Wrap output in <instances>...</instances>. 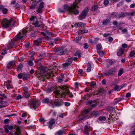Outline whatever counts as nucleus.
<instances>
[{"mask_svg": "<svg viewBox=\"0 0 135 135\" xmlns=\"http://www.w3.org/2000/svg\"><path fill=\"white\" fill-rule=\"evenodd\" d=\"M110 20L108 19H106L103 20V24L105 25H109L110 23Z\"/></svg>", "mask_w": 135, "mask_h": 135, "instance_id": "b1692460", "label": "nucleus"}, {"mask_svg": "<svg viewBox=\"0 0 135 135\" xmlns=\"http://www.w3.org/2000/svg\"><path fill=\"white\" fill-rule=\"evenodd\" d=\"M91 94H88L84 96L83 99H88L90 97Z\"/></svg>", "mask_w": 135, "mask_h": 135, "instance_id": "e433bc0d", "label": "nucleus"}, {"mask_svg": "<svg viewBox=\"0 0 135 135\" xmlns=\"http://www.w3.org/2000/svg\"><path fill=\"white\" fill-rule=\"evenodd\" d=\"M82 38V37L81 36L78 37H76V38L75 39L74 41L76 42H78Z\"/></svg>", "mask_w": 135, "mask_h": 135, "instance_id": "f704fd0d", "label": "nucleus"}, {"mask_svg": "<svg viewBox=\"0 0 135 135\" xmlns=\"http://www.w3.org/2000/svg\"><path fill=\"white\" fill-rule=\"evenodd\" d=\"M135 54V52L134 51H132L130 54V56L131 57H133V56H134V55Z\"/></svg>", "mask_w": 135, "mask_h": 135, "instance_id": "e2e57ef3", "label": "nucleus"}, {"mask_svg": "<svg viewBox=\"0 0 135 135\" xmlns=\"http://www.w3.org/2000/svg\"><path fill=\"white\" fill-rule=\"evenodd\" d=\"M27 31L25 29L20 31L19 33L14 38V40L17 41L18 40L21 39L25 36Z\"/></svg>", "mask_w": 135, "mask_h": 135, "instance_id": "39448f33", "label": "nucleus"}, {"mask_svg": "<svg viewBox=\"0 0 135 135\" xmlns=\"http://www.w3.org/2000/svg\"><path fill=\"white\" fill-rule=\"evenodd\" d=\"M89 47V46L86 43L84 44V47L85 49H87Z\"/></svg>", "mask_w": 135, "mask_h": 135, "instance_id": "bf43d9fd", "label": "nucleus"}, {"mask_svg": "<svg viewBox=\"0 0 135 135\" xmlns=\"http://www.w3.org/2000/svg\"><path fill=\"white\" fill-rule=\"evenodd\" d=\"M123 69L122 68H121L120 70H119L118 73V76H121L123 74Z\"/></svg>", "mask_w": 135, "mask_h": 135, "instance_id": "c85d7f7f", "label": "nucleus"}, {"mask_svg": "<svg viewBox=\"0 0 135 135\" xmlns=\"http://www.w3.org/2000/svg\"><path fill=\"white\" fill-rule=\"evenodd\" d=\"M122 99L121 98H118L117 101L115 102V104L118 103V102L121 101Z\"/></svg>", "mask_w": 135, "mask_h": 135, "instance_id": "864d4df0", "label": "nucleus"}, {"mask_svg": "<svg viewBox=\"0 0 135 135\" xmlns=\"http://www.w3.org/2000/svg\"><path fill=\"white\" fill-rule=\"evenodd\" d=\"M47 70L46 68L44 67H41L38 70L36 73V75L39 79L44 81L45 78H48L50 76V74L46 71Z\"/></svg>", "mask_w": 135, "mask_h": 135, "instance_id": "f257e3e1", "label": "nucleus"}, {"mask_svg": "<svg viewBox=\"0 0 135 135\" xmlns=\"http://www.w3.org/2000/svg\"><path fill=\"white\" fill-rule=\"evenodd\" d=\"M112 15H114L115 17H117V16L118 17V14L117 12H113L111 14Z\"/></svg>", "mask_w": 135, "mask_h": 135, "instance_id": "49530a36", "label": "nucleus"}, {"mask_svg": "<svg viewBox=\"0 0 135 135\" xmlns=\"http://www.w3.org/2000/svg\"><path fill=\"white\" fill-rule=\"evenodd\" d=\"M44 3H41L37 10V12L39 13H41L42 12V9L44 8Z\"/></svg>", "mask_w": 135, "mask_h": 135, "instance_id": "f8f14e48", "label": "nucleus"}, {"mask_svg": "<svg viewBox=\"0 0 135 135\" xmlns=\"http://www.w3.org/2000/svg\"><path fill=\"white\" fill-rule=\"evenodd\" d=\"M98 9V7L97 6L94 5L91 8V10L93 12L97 10Z\"/></svg>", "mask_w": 135, "mask_h": 135, "instance_id": "473e14b6", "label": "nucleus"}, {"mask_svg": "<svg viewBox=\"0 0 135 135\" xmlns=\"http://www.w3.org/2000/svg\"><path fill=\"white\" fill-rule=\"evenodd\" d=\"M24 95L25 97L28 98L29 97V94L27 92H24Z\"/></svg>", "mask_w": 135, "mask_h": 135, "instance_id": "c03bdc74", "label": "nucleus"}, {"mask_svg": "<svg viewBox=\"0 0 135 135\" xmlns=\"http://www.w3.org/2000/svg\"><path fill=\"white\" fill-rule=\"evenodd\" d=\"M34 3H33L31 5L30 7V8L31 9H35L37 6V4L35 3L36 2V1Z\"/></svg>", "mask_w": 135, "mask_h": 135, "instance_id": "bb28decb", "label": "nucleus"}, {"mask_svg": "<svg viewBox=\"0 0 135 135\" xmlns=\"http://www.w3.org/2000/svg\"><path fill=\"white\" fill-rule=\"evenodd\" d=\"M97 53L98 54L101 56H102L104 54L102 51L99 50L98 51H97Z\"/></svg>", "mask_w": 135, "mask_h": 135, "instance_id": "a19ab883", "label": "nucleus"}, {"mask_svg": "<svg viewBox=\"0 0 135 135\" xmlns=\"http://www.w3.org/2000/svg\"><path fill=\"white\" fill-rule=\"evenodd\" d=\"M124 49L122 48H120L118 51L117 52V54L119 56H121L123 54L124 52Z\"/></svg>", "mask_w": 135, "mask_h": 135, "instance_id": "412c9836", "label": "nucleus"}, {"mask_svg": "<svg viewBox=\"0 0 135 135\" xmlns=\"http://www.w3.org/2000/svg\"><path fill=\"white\" fill-rule=\"evenodd\" d=\"M14 64L13 61L9 62L7 64V68L8 69H10L11 68L12 66Z\"/></svg>", "mask_w": 135, "mask_h": 135, "instance_id": "393cba45", "label": "nucleus"}, {"mask_svg": "<svg viewBox=\"0 0 135 135\" xmlns=\"http://www.w3.org/2000/svg\"><path fill=\"white\" fill-rule=\"evenodd\" d=\"M0 10H2L4 14H6L8 11V10L5 8L4 6L1 5H0Z\"/></svg>", "mask_w": 135, "mask_h": 135, "instance_id": "dca6fc26", "label": "nucleus"}, {"mask_svg": "<svg viewBox=\"0 0 135 135\" xmlns=\"http://www.w3.org/2000/svg\"><path fill=\"white\" fill-rule=\"evenodd\" d=\"M96 85V84L95 83L93 82H91L90 83V86L92 88H93Z\"/></svg>", "mask_w": 135, "mask_h": 135, "instance_id": "5fc2aeb1", "label": "nucleus"}, {"mask_svg": "<svg viewBox=\"0 0 135 135\" xmlns=\"http://www.w3.org/2000/svg\"><path fill=\"white\" fill-rule=\"evenodd\" d=\"M15 21L13 19L8 20L6 18L4 19L1 23L2 27L7 28L8 27L13 26L15 25Z\"/></svg>", "mask_w": 135, "mask_h": 135, "instance_id": "20e7f679", "label": "nucleus"}, {"mask_svg": "<svg viewBox=\"0 0 135 135\" xmlns=\"http://www.w3.org/2000/svg\"><path fill=\"white\" fill-rule=\"evenodd\" d=\"M75 9H74L73 10H74ZM74 13V14L75 15H77V14H78L79 13V11L78 10H76L75 11H73V12L72 13Z\"/></svg>", "mask_w": 135, "mask_h": 135, "instance_id": "6e6d98bb", "label": "nucleus"}, {"mask_svg": "<svg viewBox=\"0 0 135 135\" xmlns=\"http://www.w3.org/2000/svg\"><path fill=\"white\" fill-rule=\"evenodd\" d=\"M0 95L2 97H0V100H3V98H6V96H5L3 94H0Z\"/></svg>", "mask_w": 135, "mask_h": 135, "instance_id": "8fccbe9b", "label": "nucleus"}, {"mask_svg": "<svg viewBox=\"0 0 135 135\" xmlns=\"http://www.w3.org/2000/svg\"><path fill=\"white\" fill-rule=\"evenodd\" d=\"M65 52V50L63 47L57 49L56 51V54L58 55H63Z\"/></svg>", "mask_w": 135, "mask_h": 135, "instance_id": "0eeeda50", "label": "nucleus"}, {"mask_svg": "<svg viewBox=\"0 0 135 135\" xmlns=\"http://www.w3.org/2000/svg\"><path fill=\"white\" fill-rule=\"evenodd\" d=\"M34 60V58L32 57H31L30 59L28 61V64L30 66H32L33 65V63L32 61Z\"/></svg>", "mask_w": 135, "mask_h": 135, "instance_id": "5701e85b", "label": "nucleus"}, {"mask_svg": "<svg viewBox=\"0 0 135 135\" xmlns=\"http://www.w3.org/2000/svg\"><path fill=\"white\" fill-rule=\"evenodd\" d=\"M4 128L5 132L6 133H8L9 132L8 129L6 125L4 126Z\"/></svg>", "mask_w": 135, "mask_h": 135, "instance_id": "a18cd8bd", "label": "nucleus"}, {"mask_svg": "<svg viewBox=\"0 0 135 135\" xmlns=\"http://www.w3.org/2000/svg\"><path fill=\"white\" fill-rule=\"evenodd\" d=\"M42 42V40L40 38L34 41V44L36 46H38L41 44Z\"/></svg>", "mask_w": 135, "mask_h": 135, "instance_id": "aec40b11", "label": "nucleus"}, {"mask_svg": "<svg viewBox=\"0 0 135 135\" xmlns=\"http://www.w3.org/2000/svg\"><path fill=\"white\" fill-rule=\"evenodd\" d=\"M89 128L87 126H85L84 127L85 132V133L86 134H89V132H88Z\"/></svg>", "mask_w": 135, "mask_h": 135, "instance_id": "c756f323", "label": "nucleus"}, {"mask_svg": "<svg viewBox=\"0 0 135 135\" xmlns=\"http://www.w3.org/2000/svg\"><path fill=\"white\" fill-rule=\"evenodd\" d=\"M51 105L53 108H54L55 107H59L60 106L62 105V104L59 101H55L52 100Z\"/></svg>", "mask_w": 135, "mask_h": 135, "instance_id": "1a4fd4ad", "label": "nucleus"}, {"mask_svg": "<svg viewBox=\"0 0 135 135\" xmlns=\"http://www.w3.org/2000/svg\"><path fill=\"white\" fill-rule=\"evenodd\" d=\"M52 100H50L49 98H46L42 100V102L44 103H50L51 105Z\"/></svg>", "mask_w": 135, "mask_h": 135, "instance_id": "2eb2a0df", "label": "nucleus"}, {"mask_svg": "<svg viewBox=\"0 0 135 135\" xmlns=\"http://www.w3.org/2000/svg\"><path fill=\"white\" fill-rule=\"evenodd\" d=\"M55 120L52 119H51L48 123L49 125V128L50 129H51L53 125L55 123Z\"/></svg>", "mask_w": 135, "mask_h": 135, "instance_id": "9d476101", "label": "nucleus"}, {"mask_svg": "<svg viewBox=\"0 0 135 135\" xmlns=\"http://www.w3.org/2000/svg\"><path fill=\"white\" fill-rule=\"evenodd\" d=\"M15 4V5L14 6H13V7H14V8H17L19 7V5L18 3H16Z\"/></svg>", "mask_w": 135, "mask_h": 135, "instance_id": "69168bd1", "label": "nucleus"}, {"mask_svg": "<svg viewBox=\"0 0 135 135\" xmlns=\"http://www.w3.org/2000/svg\"><path fill=\"white\" fill-rule=\"evenodd\" d=\"M94 103V102L91 100H89L88 101L87 104H88L90 105V106L92 107H94L97 105V104Z\"/></svg>", "mask_w": 135, "mask_h": 135, "instance_id": "ddd939ff", "label": "nucleus"}, {"mask_svg": "<svg viewBox=\"0 0 135 135\" xmlns=\"http://www.w3.org/2000/svg\"><path fill=\"white\" fill-rule=\"evenodd\" d=\"M102 47L100 45H98L97 46V48L98 50H99L101 49Z\"/></svg>", "mask_w": 135, "mask_h": 135, "instance_id": "4d7b16f0", "label": "nucleus"}, {"mask_svg": "<svg viewBox=\"0 0 135 135\" xmlns=\"http://www.w3.org/2000/svg\"><path fill=\"white\" fill-rule=\"evenodd\" d=\"M135 12L134 11H133L131 12H129V13H127V12H126L125 13L128 16H133Z\"/></svg>", "mask_w": 135, "mask_h": 135, "instance_id": "c9c22d12", "label": "nucleus"}, {"mask_svg": "<svg viewBox=\"0 0 135 135\" xmlns=\"http://www.w3.org/2000/svg\"><path fill=\"white\" fill-rule=\"evenodd\" d=\"M64 114L63 113H60L59 114L58 117H59L62 118L64 117Z\"/></svg>", "mask_w": 135, "mask_h": 135, "instance_id": "603ef678", "label": "nucleus"}, {"mask_svg": "<svg viewBox=\"0 0 135 135\" xmlns=\"http://www.w3.org/2000/svg\"><path fill=\"white\" fill-rule=\"evenodd\" d=\"M8 105V103L5 102H0V108L6 107Z\"/></svg>", "mask_w": 135, "mask_h": 135, "instance_id": "6ab92c4d", "label": "nucleus"}, {"mask_svg": "<svg viewBox=\"0 0 135 135\" xmlns=\"http://www.w3.org/2000/svg\"><path fill=\"white\" fill-rule=\"evenodd\" d=\"M88 68L87 69V72H89L91 71V64L90 63H88L87 64Z\"/></svg>", "mask_w": 135, "mask_h": 135, "instance_id": "cd10ccee", "label": "nucleus"}, {"mask_svg": "<svg viewBox=\"0 0 135 135\" xmlns=\"http://www.w3.org/2000/svg\"><path fill=\"white\" fill-rule=\"evenodd\" d=\"M23 67L22 65L21 64L19 65L18 66L17 68V70L18 71H20L21 69Z\"/></svg>", "mask_w": 135, "mask_h": 135, "instance_id": "ea45409f", "label": "nucleus"}, {"mask_svg": "<svg viewBox=\"0 0 135 135\" xmlns=\"http://www.w3.org/2000/svg\"><path fill=\"white\" fill-rule=\"evenodd\" d=\"M123 1H121L119 3L117 4V6L118 7H119L120 6H121L122 5H123Z\"/></svg>", "mask_w": 135, "mask_h": 135, "instance_id": "de8ad7c7", "label": "nucleus"}, {"mask_svg": "<svg viewBox=\"0 0 135 135\" xmlns=\"http://www.w3.org/2000/svg\"><path fill=\"white\" fill-rule=\"evenodd\" d=\"M75 56H78L79 57L81 56V54L79 51H77L75 52Z\"/></svg>", "mask_w": 135, "mask_h": 135, "instance_id": "72a5a7b5", "label": "nucleus"}, {"mask_svg": "<svg viewBox=\"0 0 135 135\" xmlns=\"http://www.w3.org/2000/svg\"><path fill=\"white\" fill-rule=\"evenodd\" d=\"M7 87L8 89L12 88V86L10 84L9 81H8L6 82Z\"/></svg>", "mask_w": 135, "mask_h": 135, "instance_id": "2f4dec72", "label": "nucleus"}, {"mask_svg": "<svg viewBox=\"0 0 135 135\" xmlns=\"http://www.w3.org/2000/svg\"><path fill=\"white\" fill-rule=\"evenodd\" d=\"M39 105L38 103L36 101H33L31 102L30 104V108H33L34 109H36L37 108Z\"/></svg>", "mask_w": 135, "mask_h": 135, "instance_id": "6e6552de", "label": "nucleus"}, {"mask_svg": "<svg viewBox=\"0 0 135 135\" xmlns=\"http://www.w3.org/2000/svg\"><path fill=\"white\" fill-rule=\"evenodd\" d=\"M62 65L64 68H66L68 66L70 65V64L66 62L65 63L63 64Z\"/></svg>", "mask_w": 135, "mask_h": 135, "instance_id": "37998d69", "label": "nucleus"}, {"mask_svg": "<svg viewBox=\"0 0 135 135\" xmlns=\"http://www.w3.org/2000/svg\"><path fill=\"white\" fill-rule=\"evenodd\" d=\"M81 0H76L74 3L71 7L69 6L68 5H64L63 7V9L60 8L58 9V11L60 13L65 12L68 11L70 14H72L73 12V10L77 7V4L80 3Z\"/></svg>", "mask_w": 135, "mask_h": 135, "instance_id": "7ed1b4c3", "label": "nucleus"}, {"mask_svg": "<svg viewBox=\"0 0 135 135\" xmlns=\"http://www.w3.org/2000/svg\"><path fill=\"white\" fill-rule=\"evenodd\" d=\"M110 111L111 112V113H116L115 111L114 110V109L112 107H110L109 109Z\"/></svg>", "mask_w": 135, "mask_h": 135, "instance_id": "79ce46f5", "label": "nucleus"}, {"mask_svg": "<svg viewBox=\"0 0 135 135\" xmlns=\"http://www.w3.org/2000/svg\"><path fill=\"white\" fill-rule=\"evenodd\" d=\"M89 8L87 7L85 9L82 13L79 16V19L80 20L83 19L87 15Z\"/></svg>", "mask_w": 135, "mask_h": 135, "instance_id": "423d86ee", "label": "nucleus"}, {"mask_svg": "<svg viewBox=\"0 0 135 135\" xmlns=\"http://www.w3.org/2000/svg\"><path fill=\"white\" fill-rule=\"evenodd\" d=\"M91 109H88L84 110L83 111H82L81 113V115L83 116L86 114H87L89 112Z\"/></svg>", "mask_w": 135, "mask_h": 135, "instance_id": "4468645a", "label": "nucleus"}, {"mask_svg": "<svg viewBox=\"0 0 135 135\" xmlns=\"http://www.w3.org/2000/svg\"><path fill=\"white\" fill-rule=\"evenodd\" d=\"M108 41L110 42H111L113 40V38L111 37H109L108 38Z\"/></svg>", "mask_w": 135, "mask_h": 135, "instance_id": "338daca9", "label": "nucleus"}, {"mask_svg": "<svg viewBox=\"0 0 135 135\" xmlns=\"http://www.w3.org/2000/svg\"><path fill=\"white\" fill-rule=\"evenodd\" d=\"M115 86L114 88V90L115 91H119L123 88L122 86H118L116 85H115Z\"/></svg>", "mask_w": 135, "mask_h": 135, "instance_id": "a211bd4d", "label": "nucleus"}, {"mask_svg": "<svg viewBox=\"0 0 135 135\" xmlns=\"http://www.w3.org/2000/svg\"><path fill=\"white\" fill-rule=\"evenodd\" d=\"M63 134V131L61 130H60L55 133V135H61Z\"/></svg>", "mask_w": 135, "mask_h": 135, "instance_id": "7c9ffc66", "label": "nucleus"}, {"mask_svg": "<svg viewBox=\"0 0 135 135\" xmlns=\"http://www.w3.org/2000/svg\"><path fill=\"white\" fill-rule=\"evenodd\" d=\"M124 17V13L123 12H121L120 13L119 15L118 14V17L119 18Z\"/></svg>", "mask_w": 135, "mask_h": 135, "instance_id": "3c124183", "label": "nucleus"}, {"mask_svg": "<svg viewBox=\"0 0 135 135\" xmlns=\"http://www.w3.org/2000/svg\"><path fill=\"white\" fill-rule=\"evenodd\" d=\"M36 18V16H33L30 18V20L31 21H33Z\"/></svg>", "mask_w": 135, "mask_h": 135, "instance_id": "13d9d810", "label": "nucleus"}, {"mask_svg": "<svg viewBox=\"0 0 135 135\" xmlns=\"http://www.w3.org/2000/svg\"><path fill=\"white\" fill-rule=\"evenodd\" d=\"M73 58L72 57H71L70 58H69L68 59V60L67 63L70 64V65L72 63V62L73 61Z\"/></svg>", "mask_w": 135, "mask_h": 135, "instance_id": "09e8293b", "label": "nucleus"}, {"mask_svg": "<svg viewBox=\"0 0 135 135\" xmlns=\"http://www.w3.org/2000/svg\"><path fill=\"white\" fill-rule=\"evenodd\" d=\"M109 3V0H104V3L105 5H107Z\"/></svg>", "mask_w": 135, "mask_h": 135, "instance_id": "680f3d73", "label": "nucleus"}, {"mask_svg": "<svg viewBox=\"0 0 135 135\" xmlns=\"http://www.w3.org/2000/svg\"><path fill=\"white\" fill-rule=\"evenodd\" d=\"M64 78V75L63 74H61L58 80V81L59 83L62 82L63 81Z\"/></svg>", "mask_w": 135, "mask_h": 135, "instance_id": "4be33fe9", "label": "nucleus"}, {"mask_svg": "<svg viewBox=\"0 0 135 135\" xmlns=\"http://www.w3.org/2000/svg\"><path fill=\"white\" fill-rule=\"evenodd\" d=\"M59 88L61 90V92L59 90L56 91V98H62L66 95H68L71 98L73 97V94L70 92L66 86L61 85L59 86Z\"/></svg>", "mask_w": 135, "mask_h": 135, "instance_id": "f03ea898", "label": "nucleus"}, {"mask_svg": "<svg viewBox=\"0 0 135 135\" xmlns=\"http://www.w3.org/2000/svg\"><path fill=\"white\" fill-rule=\"evenodd\" d=\"M35 54V52L33 51H31L29 53V54L31 56H32L34 55Z\"/></svg>", "mask_w": 135, "mask_h": 135, "instance_id": "774afa93", "label": "nucleus"}, {"mask_svg": "<svg viewBox=\"0 0 135 135\" xmlns=\"http://www.w3.org/2000/svg\"><path fill=\"white\" fill-rule=\"evenodd\" d=\"M79 33H87L88 32V31L86 30H81L79 31Z\"/></svg>", "mask_w": 135, "mask_h": 135, "instance_id": "4c0bfd02", "label": "nucleus"}, {"mask_svg": "<svg viewBox=\"0 0 135 135\" xmlns=\"http://www.w3.org/2000/svg\"><path fill=\"white\" fill-rule=\"evenodd\" d=\"M33 24L36 27H41L42 25V22L41 21H38L34 22Z\"/></svg>", "mask_w": 135, "mask_h": 135, "instance_id": "9b49d317", "label": "nucleus"}, {"mask_svg": "<svg viewBox=\"0 0 135 135\" xmlns=\"http://www.w3.org/2000/svg\"><path fill=\"white\" fill-rule=\"evenodd\" d=\"M113 71L112 70H109L108 72H107V74L108 75L112 74H113Z\"/></svg>", "mask_w": 135, "mask_h": 135, "instance_id": "052dcab7", "label": "nucleus"}, {"mask_svg": "<svg viewBox=\"0 0 135 135\" xmlns=\"http://www.w3.org/2000/svg\"><path fill=\"white\" fill-rule=\"evenodd\" d=\"M6 126H7L8 129L10 130H12L14 128V127L12 125L9 126L8 125H6Z\"/></svg>", "mask_w": 135, "mask_h": 135, "instance_id": "58836bf2", "label": "nucleus"}, {"mask_svg": "<svg viewBox=\"0 0 135 135\" xmlns=\"http://www.w3.org/2000/svg\"><path fill=\"white\" fill-rule=\"evenodd\" d=\"M122 46L123 48H126L127 47V45L125 44H123L122 45Z\"/></svg>", "mask_w": 135, "mask_h": 135, "instance_id": "0e129e2a", "label": "nucleus"}, {"mask_svg": "<svg viewBox=\"0 0 135 135\" xmlns=\"http://www.w3.org/2000/svg\"><path fill=\"white\" fill-rule=\"evenodd\" d=\"M85 25V24L83 22H78L76 23L74 25V27L77 28L79 27L80 26H84Z\"/></svg>", "mask_w": 135, "mask_h": 135, "instance_id": "f3484780", "label": "nucleus"}, {"mask_svg": "<svg viewBox=\"0 0 135 135\" xmlns=\"http://www.w3.org/2000/svg\"><path fill=\"white\" fill-rule=\"evenodd\" d=\"M106 119V118L105 117L102 116L99 117L98 119V121L99 122H102L105 121Z\"/></svg>", "mask_w": 135, "mask_h": 135, "instance_id": "a878e982", "label": "nucleus"}]
</instances>
